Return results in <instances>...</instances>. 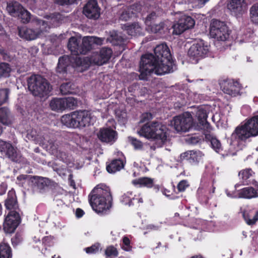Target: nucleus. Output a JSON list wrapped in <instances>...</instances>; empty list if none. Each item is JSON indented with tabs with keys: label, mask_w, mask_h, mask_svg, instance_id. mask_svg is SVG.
I'll return each instance as SVG.
<instances>
[{
	"label": "nucleus",
	"mask_w": 258,
	"mask_h": 258,
	"mask_svg": "<svg viewBox=\"0 0 258 258\" xmlns=\"http://www.w3.org/2000/svg\"><path fill=\"white\" fill-rule=\"evenodd\" d=\"M155 56L146 54L141 57L140 79L147 80V76L154 73L163 75L173 71V63L169 49L165 43L158 45L154 49Z\"/></svg>",
	"instance_id": "1"
},
{
	"label": "nucleus",
	"mask_w": 258,
	"mask_h": 258,
	"mask_svg": "<svg viewBox=\"0 0 258 258\" xmlns=\"http://www.w3.org/2000/svg\"><path fill=\"white\" fill-rule=\"evenodd\" d=\"M89 200L94 211L97 213H104L111 206L110 189L104 184H99L92 190Z\"/></svg>",
	"instance_id": "2"
},
{
	"label": "nucleus",
	"mask_w": 258,
	"mask_h": 258,
	"mask_svg": "<svg viewBox=\"0 0 258 258\" xmlns=\"http://www.w3.org/2000/svg\"><path fill=\"white\" fill-rule=\"evenodd\" d=\"M7 209L11 210L8 214L4 223V229L7 233L14 232L20 222V217L18 212L15 210L18 208L15 192L14 190H10L8 198L5 202Z\"/></svg>",
	"instance_id": "3"
},
{
	"label": "nucleus",
	"mask_w": 258,
	"mask_h": 258,
	"mask_svg": "<svg viewBox=\"0 0 258 258\" xmlns=\"http://www.w3.org/2000/svg\"><path fill=\"white\" fill-rule=\"evenodd\" d=\"M166 127L158 122L147 123L143 125L138 133L140 136L147 139H153L160 141L161 144H163L167 139Z\"/></svg>",
	"instance_id": "4"
},
{
	"label": "nucleus",
	"mask_w": 258,
	"mask_h": 258,
	"mask_svg": "<svg viewBox=\"0 0 258 258\" xmlns=\"http://www.w3.org/2000/svg\"><path fill=\"white\" fill-rule=\"evenodd\" d=\"M29 90L35 96H47L51 91L52 87L47 80L39 75H33L27 79Z\"/></svg>",
	"instance_id": "5"
},
{
	"label": "nucleus",
	"mask_w": 258,
	"mask_h": 258,
	"mask_svg": "<svg viewBox=\"0 0 258 258\" xmlns=\"http://www.w3.org/2000/svg\"><path fill=\"white\" fill-rule=\"evenodd\" d=\"M33 23L39 28L37 27L33 29L27 27H21L19 29V35L21 38L27 40H34L39 37L42 33L47 30L48 25L45 21L37 19L34 20Z\"/></svg>",
	"instance_id": "6"
},
{
	"label": "nucleus",
	"mask_w": 258,
	"mask_h": 258,
	"mask_svg": "<svg viewBox=\"0 0 258 258\" xmlns=\"http://www.w3.org/2000/svg\"><path fill=\"white\" fill-rule=\"evenodd\" d=\"M209 52V45L203 41L193 44L188 51V55L191 62L197 63L199 60L206 57Z\"/></svg>",
	"instance_id": "7"
},
{
	"label": "nucleus",
	"mask_w": 258,
	"mask_h": 258,
	"mask_svg": "<svg viewBox=\"0 0 258 258\" xmlns=\"http://www.w3.org/2000/svg\"><path fill=\"white\" fill-rule=\"evenodd\" d=\"M210 34L213 38L220 41L226 40L229 32L226 24L218 20H213L210 24Z\"/></svg>",
	"instance_id": "8"
},
{
	"label": "nucleus",
	"mask_w": 258,
	"mask_h": 258,
	"mask_svg": "<svg viewBox=\"0 0 258 258\" xmlns=\"http://www.w3.org/2000/svg\"><path fill=\"white\" fill-rule=\"evenodd\" d=\"M173 122L174 128L177 132H187L192 125V115L189 112H184L174 117Z\"/></svg>",
	"instance_id": "9"
},
{
	"label": "nucleus",
	"mask_w": 258,
	"mask_h": 258,
	"mask_svg": "<svg viewBox=\"0 0 258 258\" xmlns=\"http://www.w3.org/2000/svg\"><path fill=\"white\" fill-rule=\"evenodd\" d=\"M210 111V107L207 105H202L194 107L191 111V114L197 118L200 124L204 129H206L207 132H210L211 127L207 121L208 114Z\"/></svg>",
	"instance_id": "10"
},
{
	"label": "nucleus",
	"mask_w": 258,
	"mask_h": 258,
	"mask_svg": "<svg viewBox=\"0 0 258 258\" xmlns=\"http://www.w3.org/2000/svg\"><path fill=\"white\" fill-rule=\"evenodd\" d=\"M195 24V21L191 17L182 15L178 21L172 26L173 33L176 35L180 34L185 30L192 28Z\"/></svg>",
	"instance_id": "11"
},
{
	"label": "nucleus",
	"mask_w": 258,
	"mask_h": 258,
	"mask_svg": "<svg viewBox=\"0 0 258 258\" xmlns=\"http://www.w3.org/2000/svg\"><path fill=\"white\" fill-rule=\"evenodd\" d=\"M0 151L12 161L16 162L21 161V153L11 144L0 140Z\"/></svg>",
	"instance_id": "12"
},
{
	"label": "nucleus",
	"mask_w": 258,
	"mask_h": 258,
	"mask_svg": "<svg viewBox=\"0 0 258 258\" xmlns=\"http://www.w3.org/2000/svg\"><path fill=\"white\" fill-rule=\"evenodd\" d=\"M48 144L46 145L45 148L47 150L51 152V153L56 156V157L61 160L64 163L69 165L73 163V158L71 156L68 155L66 153L62 151H58V145L53 142L52 141H48Z\"/></svg>",
	"instance_id": "13"
},
{
	"label": "nucleus",
	"mask_w": 258,
	"mask_h": 258,
	"mask_svg": "<svg viewBox=\"0 0 258 258\" xmlns=\"http://www.w3.org/2000/svg\"><path fill=\"white\" fill-rule=\"evenodd\" d=\"M97 136L101 141L112 144L117 138V133L110 127H104L100 130Z\"/></svg>",
	"instance_id": "14"
},
{
	"label": "nucleus",
	"mask_w": 258,
	"mask_h": 258,
	"mask_svg": "<svg viewBox=\"0 0 258 258\" xmlns=\"http://www.w3.org/2000/svg\"><path fill=\"white\" fill-rule=\"evenodd\" d=\"M74 112L77 127H83L91 124L92 118L90 112L87 110H80Z\"/></svg>",
	"instance_id": "15"
},
{
	"label": "nucleus",
	"mask_w": 258,
	"mask_h": 258,
	"mask_svg": "<svg viewBox=\"0 0 258 258\" xmlns=\"http://www.w3.org/2000/svg\"><path fill=\"white\" fill-rule=\"evenodd\" d=\"M112 54V51L110 48L103 47L99 54L97 53L92 57L91 61L97 65L101 66L109 60Z\"/></svg>",
	"instance_id": "16"
},
{
	"label": "nucleus",
	"mask_w": 258,
	"mask_h": 258,
	"mask_svg": "<svg viewBox=\"0 0 258 258\" xmlns=\"http://www.w3.org/2000/svg\"><path fill=\"white\" fill-rule=\"evenodd\" d=\"M83 13L88 18L98 19L100 16V9L95 0L89 1L84 7Z\"/></svg>",
	"instance_id": "17"
},
{
	"label": "nucleus",
	"mask_w": 258,
	"mask_h": 258,
	"mask_svg": "<svg viewBox=\"0 0 258 258\" xmlns=\"http://www.w3.org/2000/svg\"><path fill=\"white\" fill-rule=\"evenodd\" d=\"M227 7L232 14L238 15L246 11L247 5L245 0H230Z\"/></svg>",
	"instance_id": "18"
},
{
	"label": "nucleus",
	"mask_w": 258,
	"mask_h": 258,
	"mask_svg": "<svg viewBox=\"0 0 258 258\" xmlns=\"http://www.w3.org/2000/svg\"><path fill=\"white\" fill-rule=\"evenodd\" d=\"M222 91L226 94L235 96L239 94L240 85L237 82L233 81H224L221 85Z\"/></svg>",
	"instance_id": "19"
},
{
	"label": "nucleus",
	"mask_w": 258,
	"mask_h": 258,
	"mask_svg": "<svg viewBox=\"0 0 258 258\" xmlns=\"http://www.w3.org/2000/svg\"><path fill=\"white\" fill-rule=\"evenodd\" d=\"M141 10V7L138 4H135L130 7H124L120 14V19L127 21L134 17Z\"/></svg>",
	"instance_id": "20"
},
{
	"label": "nucleus",
	"mask_w": 258,
	"mask_h": 258,
	"mask_svg": "<svg viewBox=\"0 0 258 258\" xmlns=\"http://www.w3.org/2000/svg\"><path fill=\"white\" fill-rule=\"evenodd\" d=\"M203 154L200 151H188L181 154V158L187 160L192 165H197L201 160Z\"/></svg>",
	"instance_id": "21"
},
{
	"label": "nucleus",
	"mask_w": 258,
	"mask_h": 258,
	"mask_svg": "<svg viewBox=\"0 0 258 258\" xmlns=\"http://www.w3.org/2000/svg\"><path fill=\"white\" fill-rule=\"evenodd\" d=\"M250 137H254L245 123L243 125L237 126L232 134V139L245 140Z\"/></svg>",
	"instance_id": "22"
},
{
	"label": "nucleus",
	"mask_w": 258,
	"mask_h": 258,
	"mask_svg": "<svg viewBox=\"0 0 258 258\" xmlns=\"http://www.w3.org/2000/svg\"><path fill=\"white\" fill-rule=\"evenodd\" d=\"M238 198L244 199H251L258 197V184L255 187H247L243 188L239 191Z\"/></svg>",
	"instance_id": "23"
},
{
	"label": "nucleus",
	"mask_w": 258,
	"mask_h": 258,
	"mask_svg": "<svg viewBox=\"0 0 258 258\" xmlns=\"http://www.w3.org/2000/svg\"><path fill=\"white\" fill-rule=\"evenodd\" d=\"M243 217L247 224L253 225L258 220V211L255 210H245L242 212Z\"/></svg>",
	"instance_id": "24"
},
{
	"label": "nucleus",
	"mask_w": 258,
	"mask_h": 258,
	"mask_svg": "<svg viewBox=\"0 0 258 258\" xmlns=\"http://www.w3.org/2000/svg\"><path fill=\"white\" fill-rule=\"evenodd\" d=\"M23 8L18 2L12 1L8 3L7 10L12 16L16 17L20 15Z\"/></svg>",
	"instance_id": "25"
},
{
	"label": "nucleus",
	"mask_w": 258,
	"mask_h": 258,
	"mask_svg": "<svg viewBox=\"0 0 258 258\" xmlns=\"http://www.w3.org/2000/svg\"><path fill=\"white\" fill-rule=\"evenodd\" d=\"M80 41V39H78L75 37H71L69 40L68 44V48L74 55H78L81 54Z\"/></svg>",
	"instance_id": "26"
},
{
	"label": "nucleus",
	"mask_w": 258,
	"mask_h": 258,
	"mask_svg": "<svg viewBox=\"0 0 258 258\" xmlns=\"http://www.w3.org/2000/svg\"><path fill=\"white\" fill-rule=\"evenodd\" d=\"M75 116V112H73L69 114L64 115L61 117V121L62 124L67 127L77 128V123Z\"/></svg>",
	"instance_id": "27"
},
{
	"label": "nucleus",
	"mask_w": 258,
	"mask_h": 258,
	"mask_svg": "<svg viewBox=\"0 0 258 258\" xmlns=\"http://www.w3.org/2000/svg\"><path fill=\"white\" fill-rule=\"evenodd\" d=\"M132 183L139 187L150 188L153 185V179L149 177H143L133 180Z\"/></svg>",
	"instance_id": "28"
},
{
	"label": "nucleus",
	"mask_w": 258,
	"mask_h": 258,
	"mask_svg": "<svg viewBox=\"0 0 258 258\" xmlns=\"http://www.w3.org/2000/svg\"><path fill=\"white\" fill-rule=\"evenodd\" d=\"M245 123L254 137L258 135V115L247 120Z\"/></svg>",
	"instance_id": "29"
},
{
	"label": "nucleus",
	"mask_w": 258,
	"mask_h": 258,
	"mask_svg": "<svg viewBox=\"0 0 258 258\" xmlns=\"http://www.w3.org/2000/svg\"><path fill=\"white\" fill-rule=\"evenodd\" d=\"M122 160L120 159L113 160L110 164L107 166V171L110 173H113L120 170L124 167Z\"/></svg>",
	"instance_id": "30"
},
{
	"label": "nucleus",
	"mask_w": 258,
	"mask_h": 258,
	"mask_svg": "<svg viewBox=\"0 0 258 258\" xmlns=\"http://www.w3.org/2000/svg\"><path fill=\"white\" fill-rule=\"evenodd\" d=\"M71 61V58L68 55H63L60 57L56 68L57 72L59 73L65 72L67 67Z\"/></svg>",
	"instance_id": "31"
},
{
	"label": "nucleus",
	"mask_w": 258,
	"mask_h": 258,
	"mask_svg": "<svg viewBox=\"0 0 258 258\" xmlns=\"http://www.w3.org/2000/svg\"><path fill=\"white\" fill-rule=\"evenodd\" d=\"M254 174V173L251 169L247 168L241 170L239 172V177L242 179L243 184H248Z\"/></svg>",
	"instance_id": "32"
},
{
	"label": "nucleus",
	"mask_w": 258,
	"mask_h": 258,
	"mask_svg": "<svg viewBox=\"0 0 258 258\" xmlns=\"http://www.w3.org/2000/svg\"><path fill=\"white\" fill-rule=\"evenodd\" d=\"M0 122L6 125L12 123V117L10 110L5 107L0 108Z\"/></svg>",
	"instance_id": "33"
},
{
	"label": "nucleus",
	"mask_w": 258,
	"mask_h": 258,
	"mask_svg": "<svg viewBox=\"0 0 258 258\" xmlns=\"http://www.w3.org/2000/svg\"><path fill=\"white\" fill-rule=\"evenodd\" d=\"M205 139L207 142H210L212 148L216 152H220L221 151L222 148L220 141L213 135L206 134Z\"/></svg>",
	"instance_id": "34"
},
{
	"label": "nucleus",
	"mask_w": 258,
	"mask_h": 258,
	"mask_svg": "<svg viewBox=\"0 0 258 258\" xmlns=\"http://www.w3.org/2000/svg\"><path fill=\"white\" fill-rule=\"evenodd\" d=\"M50 107L54 111H62L66 108L63 98H54L50 102Z\"/></svg>",
	"instance_id": "35"
},
{
	"label": "nucleus",
	"mask_w": 258,
	"mask_h": 258,
	"mask_svg": "<svg viewBox=\"0 0 258 258\" xmlns=\"http://www.w3.org/2000/svg\"><path fill=\"white\" fill-rule=\"evenodd\" d=\"M124 29L128 35L136 36L142 34V29L138 23H134L130 25H124Z\"/></svg>",
	"instance_id": "36"
},
{
	"label": "nucleus",
	"mask_w": 258,
	"mask_h": 258,
	"mask_svg": "<svg viewBox=\"0 0 258 258\" xmlns=\"http://www.w3.org/2000/svg\"><path fill=\"white\" fill-rule=\"evenodd\" d=\"M91 36L84 37L81 44V54H85L88 51L91 49L94 45L93 42H90Z\"/></svg>",
	"instance_id": "37"
},
{
	"label": "nucleus",
	"mask_w": 258,
	"mask_h": 258,
	"mask_svg": "<svg viewBox=\"0 0 258 258\" xmlns=\"http://www.w3.org/2000/svg\"><path fill=\"white\" fill-rule=\"evenodd\" d=\"M12 252L10 246L7 243H0V258H11Z\"/></svg>",
	"instance_id": "38"
},
{
	"label": "nucleus",
	"mask_w": 258,
	"mask_h": 258,
	"mask_svg": "<svg viewBox=\"0 0 258 258\" xmlns=\"http://www.w3.org/2000/svg\"><path fill=\"white\" fill-rule=\"evenodd\" d=\"M32 182H34L35 186L40 189L44 188L49 183L48 178L42 177H34Z\"/></svg>",
	"instance_id": "39"
},
{
	"label": "nucleus",
	"mask_w": 258,
	"mask_h": 258,
	"mask_svg": "<svg viewBox=\"0 0 258 258\" xmlns=\"http://www.w3.org/2000/svg\"><path fill=\"white\" fill-rule=\"evenodd\" d=\"M60 91L64 95L74 93L75 92V85L71 82L63 83L60 87Z\"/></svg>",
	"instance_id": "40"
},
{
	"label": "nucleus",
	"mask_w": 258,
	"mask_h": 258,
	"mask_svg": "<svg viewBox=\"0 0 258 258\" xmlns=\"http://www.w3.org/2000/svg\"><path fill=\"white\" fill-rule=\"evenodd\" d=\"M11 70L9 64L6 62L0 63V78L9 77Z\"/></svg>",
	"instance_id": "41"
},
{
	"label": "nucleus",
	"mask_w": 258,
	"mask_h": 258,
	"mask_svg": "<svg viewBox=\"0 0 258 258\" xmlns=\"http://www.w3.org/2000/svg\"><path fill=\"white\" fill-rule=\"evenodd\" d=\"M250 18L253 23L258 24V3L254 4L250 8Z\"/></svg>",
	"instance_id": "42"
},
{
	"label": "nucleus",
	"mask_w": 258,
	"mask_h": 258,
	"mask_svg": "<svg viewBox=\"0 0 258 258\" xmlns=\"http://www.w3.org/2000/svg\"><path fill=\"white\" fill-rule=\"evenodd\" d=\"M66 108L74 109L78 105V100L74 97L63 98Z\"/></svg>",
	"instance_id": "43"
},
{
	"label": "nucleus",
	"mask_w": 258,
	"mask_h": 258,
	"mask_svg": "<svg viewBox=\"0 0 258 258\" xmlns=\"http://www.w3.org/2000/svg\"><path fill=\"white\" fill-rule=\"evenodd\" d=\"M164 23L160 22L159 23H154L150 27H146V29L149 32L156 33L160 32L164 28Z\"/></svg>",
	"instance_id": "44"
},
{
	"label": "nucleus",
	"mask_w": 258,
	"mask_h": 258,
	"mask_svg": "<svg viewBox=\"0 0 258 258\" xmlns=\"http://www.w3.org/2000/svg\"><path fill=\"white\" fill-rule=\"evenodd\" d=\"M20 15L17 17L21 19L23 23H27L30 20V13L23 8L22 11H21Z\"/></svg>",
	"instance_id": "45"
},
{
	"label": "nucleus",
	"mask_w": 258,
	"mask_h": 258,
	"mask_svg": "<svg viewBox=\"0 0 258 258\" xmlns=\"http://www.w3.org/2000/svg\"><path fill=\"white\" fill-rule=\"evenodd\" d=\"M157 18V16L154 12L148 15L145 21L146 27H150L151 25L155 23Z\"/></svg>",
	"instance_id": "46"
},
{
	"label": "nucleus",
	"mask_w": 258,
	"mask_h": 258,
	"mask_svg": "<svg viewBox=\"0 0 258 258\" xmlns=\"http://www.w3.org/2000/svg\"><path fill=\"white\" fill-rule=\"evenodd\" d=\"M9 94V90L8 89L0 90V105L6 103L8 100Z\"/></svg>",
	"instance_id": "47"
},
{
	"label": "nucleus",
	"mask_w": 258,
	"mask_h": 258,
	"mask_svg": "<svg viewBox=\"0 0 258 258\" xmlns=\"http://www.w3.org/2000/svg\"><path fill=\"white\" fill-rule=\"evenodd\" d=\"M117 254L118 252L116 249L113 246L108 247L105 250L106 258H113L116 257Z\"/></svg>",
	"instance_id": "48"
},
{
	"label": "nucleus",
	"mask_w": 258,
	"mask_h": 258,
	"mask_svg": "<svg viewBox=\"0 0 258 258\" xmlns=\"http://www.w3.org/2000/svg\"><path fill=\"white\" fill-rule=\"evenodd\" d=\"M132 191H127L122 196L121 201L125 205H128L129 206H131V202H132Z\"/></svg>",
	"instance_id": "49"
},
{
	"label": "nucleus",
	"mask_w": 258,
	"mask_h": 258,
	"mask_svg": "<svg viewBox=\"0 0 258 258\" xmlns=\"http://www.w3.org/2000/svg\"><path fill=\"white\" fill-rule=\"evenodd\" d=\"M129 140L135 149L144 150V148H145V146L143 145V143L141 141L132 137L129 138Z\"/></svg>",
	"instance_id": "50"
},
{
	"label": "nucleus",
	"mask_w": 258,
	"mask_h": 258,
	"mask_svg": "<svg viewBox=\"0 0 258 258\" xmlns=\"http://www.w3.org/2000/svg\"><path fill=\"white\" fill-rule=\"evenodd\" d=\"M121 247L123 250L127 251L131 250L132 247L130 245V240L128 237L125 236L123 238Z\"/></svg>",
	"instance_id": "51"
},
{
	"label": "nucleus",
	"mask_w": 258,
	"mask_h": 258,
	"mask_svg": "<svg viewBox=\"0 0 258 258\" xmlns=\"http://www.w3.org/2000/svg\"><path fill=\"white\" fill-rule=\"evenodd\" d=\"M119 40V37L118 34L115 31H112L110 32V37L107 38L106 39L107 41H109L110 43L115 44V41H117Z\"/></svg>",
	"instance_id": "52"
},
{
	"label": "nucleus",
	"mask_w": 258,
	"mask_h": 258,
	"mask_svg": "<svg viewBox=\"0 0 258 258\" xmlns=\"http://www.w3.org/2000/svg\"><path fill=\"white\" fill-rule=\"evenodd\" d=\"M100 245L99 244H96L92 245L91 247H89L85 248V251L88 253H96L99 250Z\"/></svg>",
	"instance_id": "53"
},
{
	"label": "nucleus",
	"mask_w": 258,
	"mask_h": 258,
	"mask_svg": "<svg viewBox=\"0 0 258 258\" xmlns=\"http://www.w3.org/2000/svg\"><path fill=\"white\" fill-rule=\"evenodd\" d=\"M91 37L90 38L91 40L90 42H93L94 45H102L103 43V42L105 40L104 38L97 37L95 36H91Z\"/></svg>",
	"instance_id": "54"
},
{
	"label": "nucleus",
	"mask_w": 258,
	"mask_h": 258,
	"mask_svg": "<svg viewBox=\"0 0 258 258\" xmlns=\"http://www.w3.org/2000/svg\"><path fill=\"white\" fill-rule=\"evenodd\" d=\"M132 199V202H131V205H134L136 203H142L143 202L142 198L140 197V195L139 194L138 195L133 194Z\"/></svg>",
	"instance_id": "55"
},
{
	"label": "nucleus",
	"mask_w": 258,
	"mask_h": 258,
	"mask_svg": "<svg viewBox=\"0 0 258 258\" xmlns=\"http://www.w3.org/2000/svg\"><path fill=\"white\" fill-rule=\"evenodd\" d=\"M188 186V184L186 180L181 181L177 185V188L179 191H183L186 187Z\"/></svg>",
	"instance_id": "56"
},
{
	"label": "nucleus",
	"mask_w": 258,
	"mask_h": 258,
	"mask_svg": "<svg viewBox=\"0 0 258 258\" xmlns=\"http://www.w3.org/2000/svg\"><path fill=\"white\" fill-rule=\"evenodd\" d=\"M152 118V115L151 113H145L141 116V122H144L151 120Z\"/></svg>",
	"instance_id": "57"
},
{
	"label": "nucleus",
	"mask_w": 258,
	"mask_h": 258,
	"mask_svg": "<svg viewBox=\"0 0 258 258\" xmlns=\"http://www.w3.org/2000/svg\"><path fill=\"white\" fill-rule=\"evenodd\" d=\"M77 0H56L55 2L60 5H68L75 3Z\"/></svg>",
	"instance_id": "58"
},
{
	"label": "nucleus",
	"mask_w": 258,
	"mask_h": 258,
	"mask_svg": "<svg viewBox=\"0 0 258 258\" xmlns=\"http://www.w3.org/2000/svg\"><path fill=\"white\" fill-rule=\"evenodd\" d=\"M27 137L29 139L38 141L37 136L35 131L32 130L27 133Z\"/></svg>",
	"instance_id": "59"
},
{
	"label": "nucleus",
	"mask_w": 258,
	"mask_h": 258,
	"mask_svg": "<svg viewBox=\"0 0 258 258\" xmlns=\"http://www.w3.org/2000/svg\"><path fill=\"white\" fill-rule=\"evenodd\" d=\"M156 148V147L155 146H149L148 145H145V148H144V150H147V152H149L150 156L152 155V151H155Z\"/></svg>",
	"instance_id": "60"
},
{
	"label": "nucleus",
	"mask_w": 258,
	"mask_h": 258,
	"mask_svg": "<svg viewBox=\"0 0 258 258\" xmlns=\"http://www.w3.org/2000/svg\"><path fill=\"white\" fill-rule=\"evenodd\" d=\"M225 192L228 197L232 198H237V196L236 195L235 192L234 191H230L228 189H226Z\"/></svg>",
	"instance_id": "61"
},
{
	"label": "nucleus",
	"mask_w": 258,
	"mask_h": 258,
	"mask_svg": "<svg viewBox=\"0 0 258 258\" xmlns=\"http://www.w3.org/2000/svg\"><path fill=\"white\" fill-rule=\"evenodd\" d=\"M38 51V49L35 46L31 47L29 50V52L34 56L37 53Z\"/></svg>",
	"instance_id": "62"
},
{
	"label": "nucleus",
	"mask_w": 258,
	"mask_h": 258,
	"mask_svg": "<svg viewBox=\"0 0 258 258\" xmlns=\"http://www.w3.org/2000/svg\"><path fill=\"white\" fill-rule=\"evenodd\" d=\"M84 211L81 209H77L76 211V215L78 218H80L84 215Z\"/></svg>",
	"instance_id": "63"
},
{
	"label": "nucleus",
	"mask_w": 258,
	"mask_h": 258,
	"mask_svg": "<svg viewBox=\"0 0 258 258\" xmlns=\"http://www.w3.org/2000/svg\"><path fill=\"white\" fill-rule=\"evenodd\" d=\"M73 59H75L77 66H80L82 65V60L81 57L77 56H76L75 58H73Z\"/></svg>",
	"instance_id": "64"
}]
</instances>
